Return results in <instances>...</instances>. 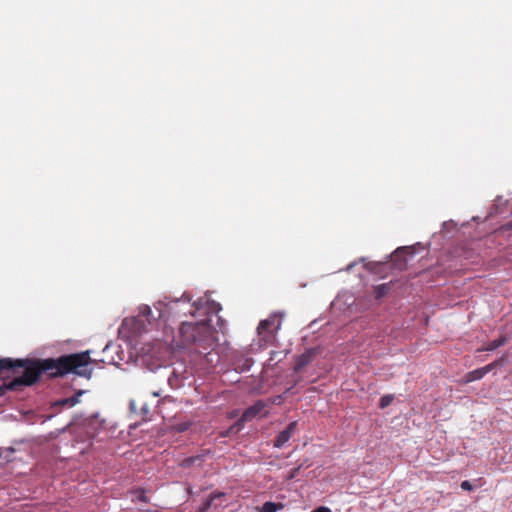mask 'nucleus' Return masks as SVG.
<instances>
[{
    "label": "nucleus",
    "mask_w": 512,
    "mask_h": 512,
    "mask_svg": "<svg viewBox=\"0 0 512 512\" xmlns=\"http://www.w3.org/2000/svg\"><path fill=\"white\" fill-rule=\"evenodd\" d=\"M90 362L88 351L47 359L0 358V380L13 377L11 381H4L0 385V397L8 390L20 391L23 387L34 385L42 374L50 378L62 377L69 373L87 376L91 373L86 369Z\"/></svg>",
    "instance_id": "1"
},
{
    "label": "nucleus",
    "mask_w": 512,
    "mask_h": 512,
    "mask_svg": "<svg viewBox=\"0 0 512 512\" xmlns=\"http://www.w3.org/2000/svg\"><path fill=\"white\" fill-rule=\"evenodd\" d=\"M220 310V304L207 295L194 301V366L198 362L204 370L220 362L219 353L215 351L220 335L225 333V322L218 315Z\"/></svg>",
    "instance_id": "2"
},
{
    "label": "nucleus",
    "mask_w": 512,
    "mask_h": 512,
    "mask_svg": "<svg viewBox=\"0 0 512 512\" xmlns=\"http://www.w3.org/2000/svg\"><path fill=\"white\" fill-rule=\"evenodd\" d=\"M284 313H274L269 318L262 320L257 328L261 341L267 343L273 338V332L278 331L281 327Z\"/></svg>",
    "instance_id": "3"
},
{
    "label": "nucleus",
    "mask_w": 512,
    "mask_h": 512,
    "mask_svg": "<svg viewBox=\"0 0 512 512\" xmlns=\"http://www.w3.org/2000/svg\"><path fill=\"white\" fill-rule=\"evenodd\" d=\"M266 404L262 400L256 401L252 406L247 408L239 420H237L233 426L230 427L229 432L231 433H237L239 432L246 421L252 420L255 416H257L259 413L263 411Z\"/></svg>",
    "instance_id": "4"
},
{
    "label": "nucleus",
    "mask_w": 512,
    "mask_h": 512,
    "mask_svg": "<svg viewBox=\"0 0 512 512\" xmlns=\"http://www.w3.org/2000/svg\"><path fill=\"white\" fill-rule=\"evenodd\" d=\"M192 375L182 364L173 368L172 375L169 377V383L173 388L185 386V382L189 380Z\"/></svg>",
    "instance_id": "5"
},
{
    "label": "nucleus",
    "mask_w": 512,
    "mask_h": 512,
    "mask_svg": "<svg viewBox=\"0 0 512 512\" xmlns=\"http://www.w3.org/2000/svg\"><path fill=\"white\" fill-rule=\"evenodd\" d=\"M502 363H503V359L501 358V359H498L484 367H481V368H478V369L468 372L465 375V382L469 383V382H473V381L482 379L487 373L492 371L495 367L502 365Z\"/></svg>",
    "instance_id": "6"
},
{
    "label": "nucleus",
    "mask_w": 512,
    "mask_h": 512,
    "mask_svg": "<svg viewBox=\"0 0 512 512\" xmlns=\"http://www.w3.org/2000/svg\"><path fill=\"white\" fill-rule=\"evenodd\" d=\"M318 354L317 348H309L305 352H303L301 355H299L295 361L293 370L295 372L301 371L305 366L310 364L316 355Z\"/></svg>",
    "instance_id": "7"
},
{
    "label": "nucleus",
    "mask_w": 512,
    "mask_h": 512,
    "mask_svg": "<svg viewBox=\"0 0 512 512\" xmlns=\"http://www.w3.org/2000/svg\"><path fill=\"white\" fill-rule=\"evenodd\" d=\"M224 497L225 493L223 492L211 493L209 497L203 501V504L199 507L198 512H207L211 507L217 508L222 506Z\"/></svg>",
    "instance_id": "8"
},
{
    "label": "nucleus",
    "mask_w": 512,
    "mask_h": 512,
    "mask_svg": "<svg viewBox=\"0 0 512 512\" xmlns=\"http://www.w3.org/2000/svg\"><path fill=\"white\" fill-rule=\"evenodd\" d=\"M297 426V421H292L286 429L281 431L275 441H274V447L281 448L283 447L292 437L293 433L295 432Z\"/></svg>",
    "instance_id": "9"
},
{
    "label": "nucleus",
    "mask_w": 512,
    "mask_h": 512,
    "mask_svg": "<svg viewBox=\"0 0 512 512\" xmlns=\"http://www.w3.org/2000/svg\"><path fill=\"white\" fill-rule=\"evenodd\" d=\"M129 407H130V410L133 412V413H136V414H139L142 418L143 421H148L150 420V408L149 406L146 404V403H143L141 405V407L139 408V411H138V407H137V403L135 400H131L130 403H129Z\"/></svg>",
    "instance_id": "10"
},
{
    "label": "nucleus",
    "mask_w": 512,
    "mask_h": 512,
    "mask_svg": "<svg viewBox=\"0 0 512 512\" xmlns=\"http://www.w3.org/2000/svg\"><path fill=\"white\" fill-rule=\"evenodd\" d=\"M84 393L83 390L78 391L71 397H67L61 400H58L54 403V406L68 407L71 408L80 402V396Z\"/></svg>",
    "instance_id": "11"
},
{
    "label": "nucleus",
    "mask_w": 512,
    "mask_h": 512,
    "mask_svg": "<svg viewBox=\"0 0 512 512\" xmlns=\"http://www.w3.org/2000/svg\"><path fill=\"white\" fill-rule=\"evenodd\" d=\"M415 250H414V247L413 246H404V247H400V248H397L394 252V257L395 258H403V262H406L407 261V258H406V254H409L411 256H413L415 254Z\"/></svg>",
    "instance_id": "12"
},
{
    "label": "nucleus",
    "mask_w": 512,
    "mask_h": 512,
    "mask_svg": "<svg viewBox=\"0 0 512 512\" xmlns=\"http://www.w3.org/2000/svg\"><path fill=\"white\" fill-rule=\"evenodd\" d=\"M191 331H192L191 323L186 322V321L181 323L179 332L183 336V338L186 339L187 341H189L192 336Z\"/></svg>",
    "instance_id": "13"
},
{
    "label": "nucleus",
    "mask_w": 512,
    "mask_h": 512,
    "mask_svg": "<svg viewBox=\"0 0 512 512\" xmlns=\"http://www.w3.org/2000/svg\"><path fill=\"white\" fill-rule=\"evenodd\" d=\"M505 342H506V338L501 336V337H499V338L489 342L487 344V346L484 348V350H486V351H494L497 348L503 346L505 344Z\"/></svg>",
    "instance_id": "14"
},
{
    "label": "nucleus",
    "mask_w": 512,
    "mask_h": 512,
    "mask_svg": "<svg viewBox=\"0 0 512 512\" xmlns=\"http://www.w3.org/2000/svg\"><path fill=\"white\" fill-rule=\"evenodd\" d=\"M284 506L281 503H274V502H265L262 506L261 512H277L278 510L282 509Z\"/></svg>",
    "instance_id": "15"
},
{
    "label": "nucleus",
    "mask_w": 512,
    "mask_h": 512,
    "mask_svg": "<svg viewBox=\"0 0 512 512\" xmlns=\"http://www.w3.org/2000/svg\"><path fill=\"white\" fill-rule=\"evenodd\" d=\"M390 289V284L385 283L378 285L374 288V295L376 299H381L383 296L387 294Z\"/></svg>",
    "instance_id": "16"
},
{
    "label": "nucleus",
    "mask_w": 512,
    "mask_h": 512,
    "mask_svg": "<svg viewBox=\"0 0 512 512\" xmlns=\"http://www.w3.org/2000/svg\"><path fill=\"white\" fill-rule=\"evenodd\" d=\"M394 399V396L391 394L384 395L380 398L379 406L380 408H386L389 406Z\"/></svg>",
    "instance_id": "17"
},
{
    "label": "nucleus",
    "mask_w": 512,
    "mask_h": 512,
    "mask_svg": "<svg viewBox=\"0 0 512 512\" xmlns=\"http://www.w3.org/2000/svg\"><path fill=\"white\" fill-rule=\"evenodd\" d=\"M300 469H301V466H298V467L292 469L287 478L294 479L296 477V475L298 474V472L300 471Z\"/></svg>",
    "instance_id": "18"
},
{
    "label": "nucleus",
    "mask_w": 512,
    "mask_h": 512,
    "mask_svg": "<svg viewBox=\"0 0 512 512\" xmlns=\"http://www.w3.org/2000/svg\"><path fill=\"white\" fill-rule=\"evenodd\" d=\"M460 486L465 491H470L473 488L472 484L467 480L463 481Z\"/></svg>",
    "instance_id": "19"
},
{
    "label": "nucleus",
    "mask_w": 512,
    "mask_h": 512,
    "mask_svg": "<svg viewBox=\"0 0 512 512\" xmlns=\"http://www.w3.org/2000/svg\"><path fill=\"white\" fill-rule=\"evenodd\" d=\"M311 512H332V511H331V509L329 507L319 506V507H317L316 509H314Z\"/></svg>",
    "instance_id": "20"
},
{
    "label": "nucleus",
    "mask_w": 512,
    "mask_h": 512,
    "mask_svg": "<svg viewBox=\"0 0 512 512\" xmlns=\"http://www.w3.org/2000/svg\"><path fill=\"white\" fill-rule=\"evenodd\" d=\"M282 400H283V396L277 395L271 401L273 404H280L282 402Z\"/></svg>",
    "instance_id": "21"
},
{
    "label": "nucleus",
    "mask_w": 512,
    "mask_h": 512,
    "mask_svg": "<svg viewBox=\"0 0 512 512\" xmlns=\"http://www.w3.org/2000/svg\"><path fill=\"white\" fill-rule=\"evenodd\" d=\"M151 312H152V311H151V308H150L149 306H145V307L143 308V310H142V314H143L144 316H147V317L151 314Z\"/></svg>",
    "instance_id": "22"
},
{
    "label": "nucleus",
    "mask_w": 512,
    "mask_h": 512,
    "mask_svg": "<svg viewBox=\"0 0 512 512\" xmlns=\"http://www.w3.org/2000/svg\"><path fill=\"white\" fill-rule=\"evenodd\" d=\"M354 265H355V262L350 263V264L346 267V271H350V270L353 268V266H354Z\"/></svg>",
    "instance_id": "23"
},
{
    "label": "nucleus",
    "mask_w": 512,
    "mask_h": 512,
    "mask_svg": "<svg viewBox=\"0 0 512 512\" xmlns=\"http://www.w3.org/2000/svg\"><path fill=\"white\" fill-rule=\"evenodd\" d=\"M187 428H188L187 424H183V425H181V426L179 427V430H180V431H184V430H186Z\"/></svg>",
    "instance_id": "24"
},
{
    "label": "nucleus",
    "mask_w": 512,
    "mask_h": 512,
    "mask_svg": "<svg viewBox=\"0 0 512 512\" xmlns=\"http://www.w3.org/2000/svg\"><path fill=\"white\" fill-rule=\"evenodd\" d=\"M187 492H188L189 494H191V493H192V491H191V488H190V487H188V488H187Z\"/></svg>",
    "instance_id": "25"
},
{
    "label": "nucleus",
    "mask_w": 512,
    "mask_h": 512,
    "mask_svg": "<svg viewBox=\"0 0 512 512\" xmlns=\"http://www.w3.org/2000/svg\"><path fill=\"white\" fill-rule=\"evenodd\" d=\"M508 226H509L510 228H512V221L508 224Z\"/></svg>",
    "instance_id": "26"
},
{
    "label": "nucleus",
    "mask_w": 512,
    "mask_h": 512,
    "mask_svg": "<svg viewBox=\"0 0 512 512\" xmlns=\"http://www.w3.org/2000/svg\"><path fill=\"white\" fill-rule=\"evenodd\" d=\"M155 512H160V511H155Z\"/></svg>",
    "instance_id": "27"
}]
</instances>
